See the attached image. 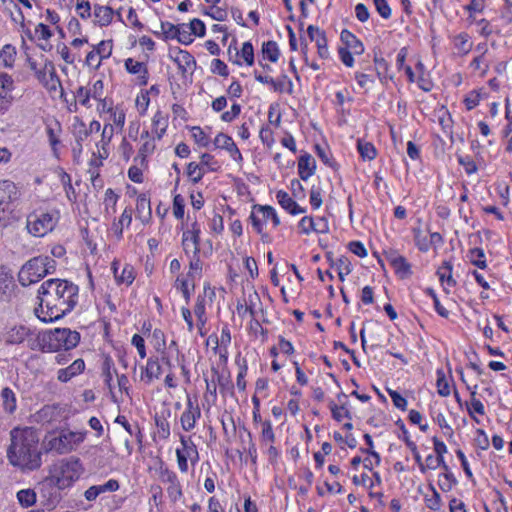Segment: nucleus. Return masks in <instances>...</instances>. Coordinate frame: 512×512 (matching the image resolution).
Listing matches in <instances>:
<instances>
[{
  "instance_id": "1",
  "label": "nucleus",
  "mask_w": 512,
  "mask_h": 512,
  "mask_svg": "<svg viewBox=\"0 0 512 512\" xmlns=\"http://www.w3.org/2000/svg\"><path fill=\"white\" fill-rule=\"evenodd\" d=\"M78 286L62 279H49L38 290L39 307L36 316L42 322H52L70 312L78 301Z\"/></svg>"
},
{
  "instance_id": "2",
  "label": "nucleus",
  "mask_w": 512,
  "mask_h": 512,
  "mask_svg": "<svg viewBox=\"0 0 512 512\" xmlns=\"http://www.w3.org/2000/svg\"><path fill=\"white\" fill-rule=\"evenodd\" d=\"M7 456L13 466L23 470H35L41 465L39 435L33 428L13 429Z\"/></svg>"
},
{
  "instance_id": "3",
  "label": "nucleus",
  "mask_w": 512,
  "mask_h": 512,
  "mask_svg": "<svg viewBox=\"0 0 512 512\" xmlns=\"http://www.w3.org/2000/svg\"><path fill=\"white\" fill-rule=\"evenodd\" d=\"M83 472L84 468L79 458L63 459L53 465L49 476L39 483V489L42 493L47 491L49 499L56 500L59 497L58 491L70 487Z\"/></svg>"
},
{
  "instance_id": "4",
  "label": "nucleus",
  "mask_w": 512,
  "mask_h": 512,
  "mask_svg": "<svg viewBox=\"0 0 512 512\" xmlns=\"http://www.w3.org/2000/svg\"><path fill=\"white\" fill-rule=\"evenodd\" d=\"M56 262L48 256H37L27 261L19 271V282L23 286L40 281L47 274L53 273Z\"/></svg>"
},
{
  "instance_id": "5",
  "label": "nucleus",
  "mask_w": 512,
  "mask_h": 512,
  "mask_svg": "<svg viewBox=\"0 0 512 512\" xmlns=\"http://www.w3.org/2000/svg\"><path fill=\"white\" fill-rule=\"evenodd\" d=\"M84 441V434L69 430L50 432L46 435L43 444L48 452L66 454L75 450Z\"/></svg>"
},
{
  "instance_id": "6",
  "label": "nucleus",
  "mask_w": 512,
  "mask_h": 512,
  "mask_svg": "<svg viewBox=\"0 0 512 512\" xmlns=\"http://www.w3.org/2000/svg\"><path fill=\"white\" fill-rule=\"evenodd\" d=\"M27 65L34 72L37 80L49 91L63 94L61 81L56 73L55 65L47 58L41 57V61L28 57Z\"/></svg>"
},
{
  "instance_id": "7",
  "label": "nucleus",
  "mask_w": 512,
  "mask_h": 512,
  "mask_svg": "<svg viewBox=\"0 0 512 512\" xmlns=\"http://www.w3.org/2000/svg\"><path fill=\"white\" fill-rule=\"evenodd\" d=\"M80 341V333L69 328H56L53 331L44 332L43 345L48 352L68 351L75 348Z\"/></svg>"
},
{
  "instance_id": "8",
  "label": "nucleus",
  "mask_w": 512,
  "mask_h": 512,
  "mask_svg": "<svg viewBox=\"0 0 512 512\" xmlns=\"http://www.w3.org/2000/svg\"><path fill=\"white\" fill-rule=\"evenodd\" d=\"M60 218L59 211H35L27 217L26 227L30 234L35 237H43L53 231Z\"/></svg>"
},
{
  "instance_id": "9",
  "label": "nucleus",
  "mask_w": 512,
  "mask_h": 512,
  "mask_svg": "<svg viewBox=\"0 0 512 512\" xmlns=\"http://www.w3.org/2000/svg\"><path fill=\"white\" fill-rule=\"evenodd\" d=\"M18 197V189L10 180L0 181V228L8 226L12 220V203Z\"/></svg>"
},
{
  "instance_id": "10",
  "label": "nucleus",
  "mask_w": 512,
  "mask_h": 512,
  "mask_svg": "<svg viewBox=\"0 0 512 512\" xmlns=\"http://www.w3.org/2000/svg\"><path fill=\"white\" fill-rule=\"evenodd\" d=\"M250 220L254 230L261 235L263 241H269L268 234L263 232V226L271 220L273 227H277L280 224V219L276 214V211L271 206L254 205L250 214Z\"/></svg>"
},
{
  "instance_id": "11",
  "label": "nucleus",
  "mask_w": 512,
  "mask_h": 512,
  "mask_svg": "<svg viewBox=\"0 0 512 512\" xmlns=\"http://www.w3.org/2000/svg\"><path fill=\"white\" fill-rule=\"evenodd\" d=\"M181 448L176 449V457L179 470L182 473L188 471V460L194 465L199 460V453L196 445L190 437L180 435Z\"/></svg>"
},
{
  "instance_id": "12",
  "label": "nucleus",
  "mask_w": 512,
  "mask_h": 512,
  "mask_svg": "<svg viewBox=\"0 0 512 512\" xmlns=\"http://www.w3.org/2000/svg\"><path fill=\"white\" fill-rule=\"evenodd\" d=\"M201 417V410L197 401L187 397L186 409L180 417V423L184 431L194 429L196 421Z\"/></svg>"
},
{
  "instance_id": "13",
  "label": "nucleus",
  "mask_w": 512,
  "mask_h": 512,
  "mask_svg": "<svg viewBox=\"0 0 512 512\" xmlns=\"http://www.w3.org/2000/svg\"><path fill=\"white\" fill-rule=\"evenodd\" d=\"M170 57L176 63L182 76L193 73L196 67V61L189 52L177 50L174 52V55L171 54Z\"/></svg>"
},
{
  "instance_id": "14",
  "label": "nucleus",
  "mask_w": 512,
  "mask_h": 512,
  "mask_svg": "<svg viewBox=\"0 0 512 512\" xmlns=\"http://www.w3.org/2000/svg\"><path fill=\"white\" fill-rule=\"evenodd\" d=\"M200 228L197 222L192 224L191 230L183 232L182 245L186 254L192 252L194 256L199 253Z\"/></svg>"
},
{
  "instance_id": "15",
  "label": "nucleus",
  "mask_w": 512,
  "mask_h": 512,
  "mask_svg": "<svg viewBox=\"0 0 512 512\" xmlns=\"http://www.w3.org/2000/svg\"><path fill=\"white\" fill-rule=\"evenodd\" d=\"M386 259L390 265L394 268L395 273L400 278H406L411 275V266L407 260L399 255L396 251H390L386 253Z\"/></svg>"
},
{
  "instance_id": "16",
  "label": "nucleus",
  "mask_w": 512,
  "mask_h": 512,
  "mask_svg": "<svg viewBox=\"0 0 512 512\" xmlns=\"http://www.w3.org/2000/svg\"><path fill=\"white\" fill-rule=\"evenodd\" d=\"M214 144L217 148L227 150L234 160H242V155L230 136L224 133H219L214 139Z\"/></svg>"
},
{
  "instance_id": "17",
  "label": "nucleus",
  "mask_w": 512,
  "mask_h": 512,
  "mask_svg": "<svg viewBox=\"0 0 512 512\" xmlns=\"http://www.w3.org/2000/svg\"><path fill=\"white\" fill-rule=\"evenodd\" d=\"M119 489V483L117 480L110 479L103 485H94L89 487L85 493L84 496L86 500L88 501H94L100 494L105 492H114Z\"/></svg>"
},
{
  "instance_id": "18",
  "label": "nucleus",
  "mask_w": 512,
  "mask_h": 512,
  "mask_svg": "<svg viewBox=\"0 0 512 512\" xmlns=\"http://www.w3.org/2000/svg\"><path fill=\"white\" fill-rule=\"evenodd\" d=\"M119 266L120 263L118 261H113L112 270L117 283L126 285L132 284L135 279L134 268L129 264H125L121 272H119Z\"/></svg>"
},
{
  "instance_id": "19",
  "label": "nucleus",
  "mask_w": 512,
  "mask_h": 512,
  "mask_svg": "<svg viewBox=\"0 0 512 512\" xmlns=\"http://www.w3.org/2000/svg\"><path fill=\"white\" fill-rule=\"evenodd\" d=\"M162 369L157 358H149L144 367H142L141 379L150 384L154 379H158Z\"/></svg>"
},
{
  "instance_id": "20",
  "label": "nucleus",
  "mask_w": 512,
  "mask_h": 512,
  "mask_svg": "<svg viewBox=\"0 0 512 512\" xmlns=\"http://www.w3.org/2000/svg\"><path fill=\"white\" fill-rule=\"evenodd\" d=\"M84 368V361L82 359H76L73 361L71 365L58 371L57 379L61 382H68L76 375L82 373Z\"/></svg>"
},
{
  "instance_id": "21",
  "label": "nucleus",
  "mask_w": 512,
  "mask_h": 512,
  "mask_svg": "<svg viewBox=\"0 0 512 512\" xmlns=\"http://www.w3.org/2000/svg\"><path fill=\"white\" fill-rule=\"evenodd\" d=\"M276 198L281 207L292 215H297L305 212V209L300 207L285 191H278L276 194Z\"/></svg>"
},
{
  "instance_id": "22",
  "label": "nucleus",
  "mask_w": 512,
  "mask_h": 512,
  "mask_svg": "<svg viewBox=\"0 0 512 512\" xmlns=\"http://www.w3.org/2000/svg\"><path fill=\"white\" fill-rule=\"evenodd\" d=\"M125 67L129 73L139 76L140 83L142 85L147 84L148 71L146 65L143 62L128 58L125 60Z\"/></svg>"
},
{
  "instance_id": "23",
  "label": "nucleus",
  "mask_w": 512,
  "mask_h": 512,
  "mask_svg": "<svg viewBox=\"0 0 512 512\" xmlns=\"http://www.w3.org/2000/svg\"><path fill=\"white\" fill-rule=\"evenodd\" d=\"M315 167V160L311 155H302L298 161V172L300 178L302 180H307L314 174Z\"/></svg>"
},
{
  "instance_id": "24",
  "label": "nucleus",
  "mask_w": 512,
  "mask_h": 512,
  "mask_svg": "<svg viewBox=\"0 0 512 512\" xmlns=\"http://www.w3.org/2000/svg\"><path fill=\"white\" fill-rule=\"evenodd\" d=\"M13 89V80L7 74L0 75V110L5 109L11 98L10 92Z\"/></svg>"
},
{
  "instance_id": "25",
  "label": "nucleus",
  "mask_w": 512,
  "mask_h": 512,
  "mask_svg": "<svg viewBox=\"0 0 512 512\" xmlns=\"http://www.w3.org/2000/svg\"><path fill=\"white\" fill-rule=\"evenodd\" d=\"M137 217L143 222H148L151 218L150 199L146 194H140L136 203Z\"/></svg>"
},
{
  "instance_id": "26",
  "label": "nucleus",
  "mask_w": 512,
  "mask_h": 512,
  "mask_svg": "<svg viewBox=\"0 0 512 512\" xmlns=\"http://www.w3.org/2000/svg\"><path fill=\"white\" fill-rule=\"evenodd\" d=\"M72 134L75 137L78 149L81 150L82 143L89 136V131L86 124L78 117H75L74 122L72 124Z\"/></svg>"
},
{
  "instance_id": "27",
  "label": "nucleus",
  "mask_w": 512,
  "mask_h": 512,
  "mask_svg": "<svg viewBox=\"0 0 512 512\" xmlns=\"http://www.w3.org/2000/svg\"><path fill=\"white\" fill-rule=\"evenodd\" d=\"M119 196L114 192L113 189L108 188L104 195V216L106 219H111L116 213V204Z\"/></svg>"
},
{
  "instance_id": "28",
  "label": "nucleus",
  "mask_w": 512,
  "mask_h": 512,
  "mask_svg": "<svg viewBox=\"0 0 512 512\" xmlns=\"http://www.w3.org/2000/svg\"><path fill=\"white\" fill-rule=\"evenodd\" d=\"M15 283L11 273L1 270L0 271V291L5 300H8L14 291Z\"/></svg>"
},
{
  "instance_id": "29",
  "label": "nucleus",
  "mask_w": 512,
  "mask_h": 512,
  "mask_svg": "<svg viewBox=\"0 0 512 512\" xmlns=\"http://www.w3.org/2000/svg\"><path fill=\"white\" fill-rule=\"evenodd\" d=\"M30 335V330L24 326L11 328L6 334V342L9 344H20Z\"/></svg>"
},
{
  "instance_id": "30",
  "label": "nucleus",
  "mask_w": 512,
  "mask_h": 512,
  "mask_svg": "<svg viewBox=\"0 0 512 512\" xmlns=\"http://www.w3.org/2000/svg\"><path fill=\"white\" fill-rule=\"evenodd\" d=\"M0 397L4 411L12 414L17 407V399L14 391L8 387H5L1 391Z\"/></svg>"
},
{
  "instance_id": "31",
  "label": "nucleus",
  "mask_w": 512,
  "mask_h": 512,
  "mask_svg": "<svg viewBox=\"0 0 512 512\" xmlns=\"http://www.w3.org/2000/svg\"><path fill=\"white\" fill-rule=\"evenodd\" d=\"M341 38L345 42L348 50H352V52L356 55H360L364 52V46L360 40H358L352 33L348 31H343L341 33Z\"/></svg>"
},
{
  "instance_id": "32",
  "label": "nucleus",
  "mask_w": 512,
  "mask_h": 512,
  "mask_svg": "<svg viewBox=\"0 0 512 512\" xmlns=\"http://www.w3.org/2000/svg\"><path fill=\"white\" fill-rule=\"evenodd\" d=\"M132 222V211L130 209H125L120 216L118 221L113 222L112 230L117 236V238H121L123 234V228L128 227Z\"/></svg>"
},
{
  "instance_id": "33",
  "label": "nucleus",
  "mask_w": 512,
  "mask_h": 512,
  "mask_svg": "<svg viewBox=\"0 0 512 512\" xmlns=\"http://www.w3.org/2000/svg\"><path fill=\"white\" fill-rule=\"evenodd\" d=\"M95 21L101 26H107L113 19V10L108 6H95Z\"/></svg>"
},
{
  "instance_id": "34",
  "label": "nucleus",
  "mask_w": 512,
  "mask_h": 512,
  "mask_svg": "<svg viewBox=\"0 0 512 512\" xmlns=\"http://www.w3.org/2000/svg\"><path fill=\"white\" fill-rule=\"evenodd\" d=\"M152 132L156 135L158 139H161L165 134L166 129L168 127V121L165 116H163L161 111H157L152 118Z\"/></svg>"
},
{
  "instance_id": "35",
  "label": "nucleus",
  "mask_w": 512,
  "mask_h": 512,
  "mask_svg": "<svg viewBox=\"0 0 512 512\" xmlns=\"http://www.w3.org/2000/svg\"><path fill=\"white\" fill-rule=\"evenodd\" d=\"M161 32L166 39L177 38L181 43H190V40L186 41L182 39L179 27L170 22H161Z\"/></svg>"
},
{
  "instance_id": "36",
  "label": "nucleus",
  "mask_w": 512,
  "mask_h": 512,
  "mask_svg": "<svg viewBox=\"0 0 512 512\" xmlns=\"http://www.w3.org/2000/svg\"><path fill=\"white\" fill-rule=\"evenodd\" d=\"M241 56L247 65L251 66L254 63V50L253 46L250 42H245L242 45L241 51L238 52L235 48V60L234 63L240 65L241 62L238 60V57Z\"/></svg>"
},
{
  "instance_id": "37",
  "label": "nucleus",
  "mask_w": 512,
  "mask_h": 512,
  "mask_svg": "<svg viewBox=\"0 0 512 512\" xmlns=\"http://www.w3.org/2000/svg\"><path fill=\"white\" fill-rule=\"evenodd\" d=\"M17 500L22 507H31L36 503V492L33 489H22L17 492Z\"/></svg>"
},
{
  "instance_id": "38",
  "label": "nucleus",
  "mask_w": 512,
  "mask_h": 512,
  "mask_svg": "<svg viewBox=\"0 0 512 512\" xmlns=\"http://www.w3.org/2000/svg\"><path fill=\"white\" fill-rule=\"evenodd\" d=\"M157 471L159 480L164 484L170 485L178 480L176 473L170 470L162 461H160Z\"/></svg>"
},
{
  "instance_id": "39",
  "label": "nucleus",
  "mask_w": 512,
  "mask_h": 512,
  "mask_svg": "<svg viewBox=\"0 0 512 512\" xmlns=\"http://www.w3.org/2000/svg\"><path fill=\"white\" fill-rule=\"evenodd\" d=\"M357 148H358V152L360 153L361 157L364 160L371 161L377 155L376 148L370 142H365V141L359 140Z\"/></svg>"
},
{
  "instance_id": "40",
  "label": "nucleus",
  "mask_w": 512,
  "mask_h": 512,
  "mask_svg": "<svg viewBox=\"0 0 512 512\" xmlns=\"http://www.w3.org/2000/svg\"><path fill=\"white\" fill-rule=\"evenodd\" d=\"M38 414H39V418L43 421H46V422L56 421L57 417L60 414V408L56 405H47V406H44L39 411Z\"/></svg>"
},
{
  "instance_id": "41",
  "label": "nucleus",
  "mask_w": 512,
  "mask_h": 512,
  "mask_svg": "<svg viewBox=\"0 0 512 512\" xmlns=\"http://www.w3.org/2000/svg\"><path fill=\"white\" fill-rule=\"evenodd\" d=\"M437 275L440 281L443 283L446 281L448 286H454L455 280L452 278V265L450 262H444L437 270Z\"/></svg>"
},
{
  "instance_id": "42",
  "label": "nucleus",
  "mask_w": 512,
  "mask_h": 512,
  "mask_svg": "<svg viewBox=\"0 0 512 512\" xmlns=\"http://www.w3.org/2000/svg\"><path fill=\"white\" fill-rule=\"evenodd\" d=\"M468 258H469V261L473 265H475L481 269H484L487 267L484 251L480 248L471 249L468 253Z\"/></svg>"
},
{
  "instance_id": "43",
  "label": "nucleus",
  "mask_w": 512,
  "mask_h": 512,
  "mask_svg": "<svg viewBox=\"0 0 512 512\" xmlns=\"http://www.w3.org/2000/svg\"><path fill=\"white\" fill-rule=\"evenodd\" d=\"M262 52L264 57H266L271 62H276L280 55L277 43L274 41H268L264 43Z\"/></svg>"
},
{
  "instance_id": "44",
  "label": "nucleus",
  "mask_w": 512,
  "mask_h": 512,
  "mask_svg": "<svg viewBox=\"0 0 512 512\" xmlns=\"http://www.w3.org/2000/svg\"><path fill=\"white\" fill-rule=\"evenodd\" d=\"M437 391L438 394L447 397L450 395V385L443 371H437Z\"/></svg>"
},
{
  "instance_id": "45",
  "label": "nucleus",
  "mask_w": 512,
  "mask_h": 512,
  "mask_svg": "<svg viewBox=\"0 0 512 512\" xmlns=\"http://www.w3.org/2000/svg\"><path fill=\"white\" fill-rule=\"evenodd\" d=\"M205 171L200 164L190 162L187 166V175L193 183H198L204 176Z\"/></svg>"
},
{
  "instance_id": "46",
  "label": "nucleus",
  "mask_w": 512,
  "mask_h": 512,
  "mask_svg": "<svg viewBox=\"0 0 512 512\" xmlns=\"http://www.w3.org/2000/svg\"><path fill=\"white\" fill-rule=\"evenodd\" d=\"M329 407L332 413V417L336 421L340 422L344 417H347L349 419L351 418L350 412L345 408L344 405L338 406L334 402H330Z\"/></svg>"
},
{
  "instance_id": "47",
  "label": "nucleus",
  "mask_w": 512,
  "mask_h": 512,
  "mask_svg": "<svg viewBox=\"0 0 512 512\" xmlns=\"http://www.w3.org/2000/svg\"><path fill=\"white\" fill-rule=\"evenodd\" d=\"M112 48L113 45L111 41H101L97 46H94V50L99 55L101 61L111 56Z\"/></svg>"
},
{
  "instance_id": "48",
  "label": "nucleus",
  "mask_w": 512,
  "mask_h": 512,
  "mask_svg": "<svg viewBox=\"0 0 512 512\" xmlns=\"http://www.w3.org/2000/svg\"><path fill=\"white\" fill-rule=\"evenodd\" d=\"M194 313L198 318V323L202 327L206 323L205 318V298L203 296H198L197 302L194 308Z\"/></svg>"
},
{
  "instance_id": "49",
  "label": "nucleus",
  "mask_w": 512,
  "mask_h": 512,
  "mask_svg": "<svg viewBox=\"0 0 512 512\" xmlns=\"http://www.w3.org/2000/svg\"><path fill=\"white\" fill-rule=\"evenodd\" d=\"M16 55L15 48L11 45H5L0 51V59L5 66H11Z\"/></svg>"
},
{
  "instance_id": "50",
  "label": "nucleus",
  "mask_w": 512,
  "mask_h": 512,
  "mask_svg": "<svg viewBox=\"0 0 512 512\" xmlns=\"http://www.w3.org/2000/svg\"><path fill=\"white\" fill-rule=\"evenodd\" d=\"M75 97L77 98V100L79 101V103L82 106H84L86 108L91 107L90 98L92 97V94L89 89H87L83 86L79 87L76 90Z\"/></svg>"
},
{
  "instance_id": "51",
  "label": "nucleus",
  "mask_w": 512,
  "mask_h": 512,
  "mask_svg": "<svg viewBox=\"0 0 512 512\" xmlns=\"http://www.w3.org/2000/svg\"><path fill=\"white\" fill-rule=\"evenodd\" d=\"M184 208H185V200L180 195L177 194L173 199V214L177 219H182L184 216Z\"/></svg>"
},
{
  "instance_id": "52",
  "label": "nucleus",
  "mask_w": 512,
  "mask_h": 512,
  "mask_svg": "<svg viewBox=\"0 0 512 512\" xmlns=\"http://www.w3.org/2000/svg\"><path fill=\"white\" fill-rule=\"evenodd\" d=\"M109 121L112 122L116 127L123 128L125 124V113L122 109L114 108L109 114Z\"/></svg>"
},
{
  "instance_id": "53",
  "label": "nucleus",
  "mask_w": 512,
  "mask_h": 512,
  "mask_svg": "<svg viewBox=\"0 0 512 512\" xmlns=\"http://www.w3.org/2000/svg\"><path fill=\"white\" fill-rule=\"evenodd\" d=\"M191 132H192L193 139L195 140V142L198 145H200L202 147L208 146L209 139H208L207 135L205 134V132L200 127H198V126L192 127Z\"/></svg>"
},
{
  "instance_id": "54",
  "label": "nucleus",
  "mask_w": 512,
  "mask_h": 512,
  "mask_svg": "<svg viewBox=\"0 0 512 512\" xmlns=\"http://www.w3.org/2000/svg\"><path fill=\"white\" fill-rule=\"evenodd\" d=\"M167 493L173 502H177L182 497V488L180 485L179 480L174 482L173 484L168 485L167 487Z\"/></svg>"
},
{
  "instance_id": "55",
  "label": "nucleus",
  "mask_w": 512,
  "mask_h": 512,
  "mask_svg": "<svg viewBox=\"0 0 512 512\" xmlns=\"http://www.w3.org/2000/svg\"><path fill=\"white\" fill-rule=\"evenodd\" d=\"M375 8L381 17L388 19L391 16V8L386 0H373Z\"/></svg>"
},
{
  "instance_id": "56",
  "label": "nucleus",
  "mask_w": 512,
  "mask_h": 512,
  "mask_svg": "<svg viewBox=\"0 0 512 512\" xmlns=\"http://www.w3.org/2000/svg\"><path fill=\"white\" fill-rule=\"evenodd\" d=\"M261 437L265 442L273 443L275 441V434L273 432L270 421H265L262 423Z\"/></svg>"
},
{
  "instance_id": "57",
  "label": "nucleus",
  "mask_w": 512,
  "mask_h": 512,
  "mask_svg": "<svg viewBox=\"0 0 512 512\" xmlns=\"http://www.w3.org/2000/svg\"><path fill=\"white\" fill-rule=\"evenodd\" d=\"M456 48L460 52L467 53L470 50V43L468 42V36L466 34H459L454 38Z\"/></svg>"
},
{
  "instance_id": "58",
  "label": "nucleus",
  "mask_w": 512,
  "mask_h": 512,
  "mask_svg": "<svg viewBox=\"0 0 512 512\" xmlns=\"http://www.w3.org/2000/svg\"><path fill=\"white\" fill-rule=\"evenodd\" d=\"M329 231L328 221L324 217L313 218V232L327 233Z\"/></svg>"
},
{
  "instance_id": "59",
  "label": "nucleus",
  "mask_w": 512,
  "mask_h": 512,
  "mask_svg": "<svg viewBox=\"0 0 512 512\" xmlns=\"http://www.w3.org/2000/svg\"><path fill=\"white\" fill-rule=\"evenodd\" d=\"M471 67L474 70L481 71V74H484L488 70V68H489L488 63L485 61V53H483L482 55L476 57L471 62Z\"/></svg>"
},
{
  "instance_id": "60",
  "label": "nucleus",
  "mask_w": 512,
  "mask_h": 512,
  "mask_svg": "<svg viewBox=\"0 0 512 512\" xmlns=\"http://www.w3.org/2000/svg\"><path fill=\"white\" fill-rule=\"evenodd\" d=\"M98 101L97 104V111L100 115L107 113L110 114L115 107H113V103L110 100H107L106 98H99L96 99Z\"/></svg>"
},
{
  "instance_id": "61",
  "label": "nucleus",
  "mask_w": 512,
  "mask_h": 512,
  "mask_svg": "<svg viewBox=\"0 0 512 512\" xmlns=\"http://www.w3.org/2000/svg\"><path fill=\"white\" fill-rule=\"evenodd\" d=\"M240 112L241 106L234 103L229 111H226L221 115V119L225 122H231L240 114Z\"/></svg>"
},
{
  "instance_id": "62",
  "label": "nucleus",
  "mask_w": 512,
  "mask_h": 512,
  "mask_svg": "<svg viewBox=\"0 0 512 512\" xmlns=\"http://www.w3.org/2000/svg\"><path fill=\"white\" fill-rule=\"evenodd\" d=\"M480 102V93L477 91H471L466 98L464 99V103L468 110H472L475 108Z\"/></svg>"
},
{
  "instance_id": "63",
  "label": "nucleus",
  "mask_w": 512,
  "mask_h": 512,
  "mask_svg": "<svg viewBox=\"0 0 512 512\" xmlns=\"http://www.w3.org/2000/svg\"><path fill=\"white\" fill-rule=\"evenodd\" d=\"M199 164L203 169L204 167H207L211 171H215L217 169V162L214 160V157L208 153H204L201 155Z\"/></svg>"
},
{
  "instance_id": "64",
  "label": "nucleus",
  "mask_w": 512,
  "mask_h": 512,
  "mask_svg": "<svg viewBox=\"0 0 512 512\" xmlns=\"http://www.w3.org/2000/svg\"><path fill=\"white\" fill-rule=\"evenodd\" d=\"M389 396L391 397L393 404L401 409L406 410L407 401L404 397H402L397 391L388 390Z\"/></svg>"
}]
</instances>
